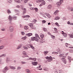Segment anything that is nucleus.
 Here are the masks:
<instances>
[{
	"mask_svg": "<svg viewBox=\"0 0 73 73\" xmlns=\"http://www.w3.org/2000/svg\"><path fill=\"white\" fill-rule=\"evenodd\" d=\"M68 35L70 37H71V38L73 37V35H70V34H68Z\"/></svg>",
	"mask_w": 73,
	"mask_h": 73,
	"instance_id": "30",
	"label": "nucleus"
},
{
	"mask_svg": "<svg viewBox=\"0 0 73 73\" xmlns=\"http://www.w3.org/2000/svg\"><path fill=\"white\" fill-rule=\"evenodd\" d=\"M70 44H68V43H66L65 44V45L66 47H68V45H69Z\"/></svg>",
	"mask_w": 73,
	"mask_h": 73,
	"instance_id": "37",
	"label": "nucleus"
},
{
	"mask_svg": "<svg viewBox=\"0 0 73 73\" xmlns=\"http://www.w3.org/2000/svg\"><path fill=\"white\" fill-rule=\"evenodd\" d=\"M44 5L41 3V4L39 6L40 7H42V5Z\"/></svg>",
	"mask_w": 73,
	"mask_h": 73,
	"instance_id": "52",
	"label": "nucleus"
},
{
	"mask_svg": "<svg viewBox=\"0 0 73 73\" xmlns=\"http://www.w3.org/2000/svg\"><path fill=\"white\" fill-rule=\"evenodd\" d=\"M44 5L41 3V4L39 6L40 7H42V5Z\"/></svg>",
	"mask_w": 73,
	"mask_h": 73,
	"instance_id": "51",
	"label": "nucleus"
},
{
	"mask_svg": "<svg viewBox=\"0 0 73 73\" xmlns=\"http://www.w3.org/2000/svg\"><path fill=\"white\" fill-rule=\"evenodd\" d=\"M64 54H61L59 56V57H64Z\"/></svg>",
	"mask_w": 73,
	"mask_h": 73,
	"instance_id": "17",
	"label": "nucleus"
},
{
	"mask_svg": "<svg viewBox=\"0 0 73 73\" xmlns=\"http://www.w3.org/2000/svg\"><path fill=\"white\" fill-rule=\"evenodd\" d=\"M68 58L69 60V61H70L72 60V58L68 56Z\"/></svg>",
	"mask_w": 73,
	"mask_h": 73,
	"instance_id": "32",
	"label": "nucleus"
},
{
	"mask_svg": "<svg viewBox=\"0 0 73 73\" xmlns=\"http://www.w3.org/2000/svg\"><path fill=\"white\" fill-rule=\"evenodd\" d=\"M43 31L44 32H46L47 31V29L45 28H44L43 29Z\"/></svg>",
	"mask_w": 73,
	"mask_h": 73,
	"instance_id": "41",
	"label": "nucleus"
},
{
	"mask_svg": "<svg viewBox=\"0 0 73 73\" xmlns=\"http://www.w3.org/2000/svg\"><path fill=\"white\" fill-rule=\"evenodd\" d=\"M29 26L32 29H35L36 28L35 26H33V24L32 23H30L29 24Z\"/></svg>",
	"mask_w": 73,
	"mask_h": 73,
	"instance_id": "2",
	"label": "nucleus"
},
{
	"mask_svg": "<svg viewBox=\"0 0 73 73\" xmlns=\"http://www.w3.org/2000/svg\"><path fill=\"white\" fill-rule=\"evenodd\" d=\"M47 16L48 17V18H50V17H51V16L50 15V14H48L47 15Z\"/></svg>",
	"mask_w": 73,
	"mask_h": 73,
	"instance_id": "34",
	"label": "nucleus"
},
{
	"mask_svg": "<svg viewBox=\"0 0 73 73\" xmlns=\"http://www.w3.org/2000/svg\"><path fill=\"white\" fill-rule=\"evenodd\" d=\"M4 48V46H0V49H3Z\"/></svg>",
	"mask_w": 73,
	"mask_h": 73,
	"instance_id": "25",
	"label": "nucleus"
},
{
	"mask_svg": "<svg viewBox=\"0 0 73 73\" xmlns=\"http://www.w3.org/2000/svg\"><path fill=\"white\" fill-rule=\"evenodd\" d=\"M60 19V17H56L54 19V20H59Z\"/></svg>",
	"mask_w": 73,
	"mask_h": 73,
	"instance_id": "16",
	"label": "nucleus"
},
{
	"mask_svg": "<svg viewBox=\"0 0 73 73\" xmlns=\"http://www.w3.org/2000/svg\"><path fill=\"white\" fill-rule=\"evenodd\" d=\"M8 13H11V11L9 10H7Z\"/></svg>",
	"mask_w": 73,
	"mask_h": 73,
	"instance_id": "48",
	"label": "nucleus"
},
{
	"mask_svg": "<svg viewBox=\"0 0 73 73\" xmlns=\"http://www.w3.org/2000/svg\"><path fill=\"white\" fill-rule=\"evenodd\" d=\"M27 73H31L30 70H27Z\"/></svg>",
	"mask_w": 73,
	"mask_h": 73,
	"instance_id": "43",
	"label": "nucleus"
},
{
	"mask_svg": "<svg viewBox=\"0 0 73 73\" xmlns=\"http://www.w3.org/2000/svg\"><path fill=\"white\" fill-rule=\"evenodd\" d=\"M14 18H16V17H11V16H9V19L10 20V21H11V20H12L14 19Z\"/></svg>",
	"mask_w": 73,
	"mask_h": 73,
	"instance_id": "6",
	"label": "nucleus"
},
{
	"mask_svg": "<svg viewBox=\"0 0 73 73\" xmlns=\"http://www.w3.org/2000/svg\"><path fill=\"white\" fill-rule=\"evenodd\" d=\"M56 4L57 5L58 7H59V6H60L61 5V3H60V2H58L56 3Z\"/></svg>",
	"mask_w": 73,
	"mask_h": 73,
	"instance_id": "14",
	"label": "nucleus"
},
{
	"mask_svg": "<svg viewBox=\"0 0 73 73\" xmlns=\"http://www.w3.org/2000/svg\"><path fill=\"white\" fill-rule=\"evenodd\" d=\"M22 46V45L20 44L19 45L17 48V49H20V48H21V47Z\"/></svg>",
	"mask_w": 73,
	"mask_h": 73,
	"instance_id": "18",
	"label": "nucleus"
},
{
	"mask_svg": "<svg viewBox=\"0 0 73 73\" xmlns=\"http://www.w3.org/2000/svg\"><path fill=\"white\" fill-rule=\"evenodd\" d=\"M67 24H68V25H70V22L69 21H68V22H67Z\"/></svg>",
	"mask_w": 73,
	"mask_h": 73,
	"instance_id": "61",
	"label": "nucleus"
},
{
	"mask_svg": "<svg viewBox=\"0 0 73 73\" xmlns=\"http://www.w3.org/2000/svg\"><path fill=\"white\" fill-rule=\"evenodd\" d=\"M21 67H18L17 68V69L18 70H20V69H21Z\"/></svg>",
	"mask_w": 73,
	"mask_h": 73,
	"instance_id": "49",
	"label": "nucleus"
},
{
	"mask_svg": "<svg viewBox=\"0 0 73 73\" xmlns=\"http://www.w3.org/2000/svg\"><path fill=\"white\" fill-rule=\"evenodd\" d=\"M10 31L11 32H13V27H10Z\"/></svg>",
	"mask_w": 73,
	"mask_h": 73,
	"instance_id": "10",
	"label": "nucleus"
},
{
	"mask_svg": "<svg viewBox=\"0 0 73 73\" xmlns=\"http://www.w3.org/2000/svg\"><path fill=\"white\" fill-rule=\"evenodd\" d=\"M21 7H22V10H23V9H23V8L24 7V6L23 5H22V6H21Z\"/></svg>",
	"mask_w": 73,
	"mask_h": 73,
	"instance_id": "59",
	"label": "nucleus"
},
{
	"mask_svg": "<svg viewBox=\"0 0 73 73\" xmlns=\"http://www.w3.org/2000/svg\"><path fill=\"white\" fill-rule=\"evenodd\" d=\"M23 48H24V49H26L27 50V49H28V48L24 46H23Z\"/></svg>",
	"mask_w": 73,
	"mask_h": 73,
	"instance_id": "35",
	"label": "nucleus"
},
{
	"mask_svg": "<svg viewBox=\"0 0 73 73\" xmlns=\"http://www.w3.org/2000/svg\"><path fill=\"white\" fill-rule=\"evenodd\" d=\"M73 25V23H70V25Z\"/></svg>",
	"mask_w": 73,
	"mask_h": 73,
	"instance_id": "62",
	"label": "nucleus"
},
{
	"mask_svg": "<svg viewBox=\"0 0 73 73\" xmlns=\"http://www.w3.org/2000/svg\"><path fill=\"white\" fill-rule=\"evenodd\" d=\"M16 7L17 8H20V6H16Z\"/></svg>",
	"mask_w": 73,
	"mask_h": 73,
	"instance_id": "63",
	"label": "nucleus"
},
{
	"mask_svg": "<svg viewBox=\"0 0 73 73\" xmlns=\"http://www.w3.org/2000/svg\"><path fill=\"white\" fill-rule=\"evenodd\" d=\"M22 17L23 18H27V17H30V16L29 15H24V16H22Z\"/></svg>",
	"mask_w": 73,
	"mask_h": 73,
	"instance_id": "8",
	"label": "nucleus"
},
{
	"mask_svg": "<svg viewBox=\"0 0 73 73\" xmlns=\"http://www.w3.org/2000/svg\"><path fill=\"white\" fill-rule=\"evenodd\" d=\"M40 37L41 38H43L44 37V35L43 34L40 35Z\"/></svg>",
	"mask_w": 73,
	"mask_h": 73,
	"instance_id": "29",
	"label": "nucleus"
},
{
	"mask_svg": "<svg viewBox=\"0 0 73 73\" xmlns=\"http://www.w3.org/2000/svg\"><path fill=\"white\" fill-rule=\"evenodd\" d=\"M32 33H29L26 34V36H28V37H30V36H32Z\"/></svg>",
	"mask_w": 73,
	"mask_h": 73,
	"instance_id": "11",
	"label": "nucleus"
},
{
	"mask_svg": "<svg viewBox=\"0 0 73 73\" xmlns=\"http://www.w3.org/2000/svg\"><path fill=\"white\" fill-rule=\"evenodd\" d=\"M35 36L36 37H38V38H40V37H39V36H38V34H35Z\"/></svg>",
	"mask_w": 73,
	"mask_h": 73,
	"instance_id": "24",
	"label": "nucleus"
},
{
	"mask_svg": "<svg viewBox=\"0 0 73 73\" xmlns=\"http://www.w3.org/2000/svg\"><path fill=\"white\" fill-rule=\"evenodd\" d=\"M27 38V36H25V37H23L21 39H22V40H26Z\"/></svg>",
	"mask_w": 73,
	"mask_h": 73,
	"instance_id": "15",
	"label": "nucleus"
},
{
	"mask_svg": "<svg viewBox=\"0 0 73 73\" xmlns=\"http://www.w3.org/2000/svg\"><path fill=\"white\" fill-rule=\"evenodd\" d=\"M46 21L43 20L42 21V22L43 24H45V23H46Z\"/></svg>",
	"mask_w": 73,
	"mask_h": 73,
	"instance_id": "39",
	"label": "nucleus"
},
{
	"mask_svg": "<svg viewBox=\"0 0 73 73\" xmlns=\"http://www.w3.org/2000/svg\"><path fill=\"white\" fill-rule=\"evenodd\" d=\"M32 64L33 65L36 66L38 64V62H32Z\"/></svg>",
	"mask_w": 73,
	"mask_h": 73,
	"instance_id": "3",
	"label": "nucleus"
},
{
	"mask_svg": "<svg viewBox=\"0 0 73 73\" xmlns=\"http://www.w3.org/2000/svg\"><path fill=\"white\" fill-rule=\"evenodd\" d=\"M63 2L64 1L63 0H60L59 3H60V4H61L63 3Z\"/></svg>",
	"mask_w": 73,
	"mask_h": 73,
	"instance_id": "28",
	"label": "nucleus"
},
{
	"mask_svg": "<svg viewBox=\"0 0 73 73\" xmlns=\"http://www.w3.org/2000/svg\"><path fill=\"white\" fill-rule=\"evenodd\" d=\"M22 64H26V62H22Z\"/></svg>",
	"mask_w": 73,
	"mask_h": 73,
	"instance_id": "55",
	"label": "nucleus"
},
{
	"mask_svg": "<svg viewBox=\"0 0 73 73\" xmlns=\"http://www.w3.org/2000/svg\"><path fill=\"white\" fill-rule=\"evenodd\" d=\"M31 40L32 41H34V40H35L36 41H38V39H37V38L36 37H32Z\"/></svg>",
	"mask_w": 73,
	"mask_h": 73,
	"instance_id": "4",
	"label": "nucleus"
},
{
	"mask_svg": "<svg viewBox=\"0 0 73 73\" xmlns=\"http://www.w3.org/2000/svg\"><path fill=\"white\" fill-rule=\"evenodd\" d=\"M23 54H26V52H25V51H24L23 52Z\"/></svg>",
	"mask_w": 73,
	"mask_h": 73,
	"instance_id": "56",
	"label": "nucleus"
},
{
	"mask_svg": "<svg viewBox=\"0 0 73 73\" xmlns=\"http://www.w3.org/2000/svg\"><path fill=\"white\" fill-rule=\"evenodd\" d=\"M10 68L11 69H16V68L15 67H13V66H10Z\"/></svg>",
	"mask_w": 73,
	"mask_h": 73,
	"instance_id": "20",
	"label": "nucleus"
},
{
	"mask_svg": "<svg viewBox=\"0 0 73 73\" xmlns=\"http://www.w3.org/2000/svg\"><path fill=\"white\" fill-rule=\"evenodd\" d=\"M28 1H29V0H25L24 1V2L25 3H27Z\"/></svg>",
	"mask_w": 73,
	"mask_h": 73,
	"instance_id": "47",
	"label": "nucleus"
},
{
	"mask_svg": "<svg viewBox=\"0 0 73 73\" xmlns=\"http://www.w3.org/2000/svg\"><path fill=\"white\" fill-rule=\"evenodd\" d=\"M45 58L47 60H47L48 62H51L52 60V58L51 56H50V57L47 56Z\"/></svg>",
	"mask_w": 73,
	"mask_h": 73,
	"instance_id": "1",
	"label": "nucleus"
},
{
	"mask_svg": "<svg viewBox=\"0 0 73 73\" xmlns=\"http://www.w3.org/2000/svg\"><path fill=\"white\" fill-rule=\"evenodd\" d=\"M61 60L63 61L64 64H66V59L64 58H61Z\"/></svg>",
	"mask_w": 73,
	"mask_h": 73,
	"instance_id": "5",
	"label": "nucleus"
},
{
	"mask_svg": "<svg viewBox=\"0 0 73 73\" xmlns=\"http://www.w3.org/2000/svg\"><path fill=\"white\" fill-rule=\"evenodd\" d=\"M21 33L22 35H25V33L24 32H21Z\"/></svg>",
	"mask_w": 73,
	"mask_h": 73,
	"instance_id": "46",
	"label": "nucleus"
},
{
	"mask_svg": "<svg viewBox=\"0 0 73 73\" xmlns=\"http://www.w3.org/2000/svg\"><path fill=\"white\" fill-rule=\"evenodd\" d=\"M5 71H3V72L4 73H5L6 72V70H8V68L7 67H6L5 68Z\"/></svg>",
	"mask_w": 73,
	"mask_h": 73,
	"instance_id": "12",
	"label": "nucleus"
},
{
	"mask_svg": "<svg viewBox=\"0 0 73 73\" xmlns=\"http://www.w3.org/2000/svg\"><path fill=\"white\" fill-rule=\"evenodd\" d=\"M52 7V5H48L47 7V8L48 9H50Z\"/></svg>",
	"mask_w": 73,
	"mask_h": 73,
	"instance_id": "9",
	"label": "nucleus"
},
{
	"mask_svg": "<svg viewBox=\"0 0 73 73\" xmlns=\"http://www.w3.org/2000/svg\"><path fill=\"white\" fill-rule=\"evenodd\" d=\"M54 29L55 31H57V29L56 28H54Z\"/></svg>",
	"mask_w": 73,
	"mask_h": 73,
	"instance_id": "57",
	"label": "nucleus"
},
{
	"mask_svg": "<svg viewBox=\"0 0 73 73\" xmlns=\"http://www.w3.org/2000/svg\"><path fill=\"white\" fill-rule=\"evenodd\" d=\"M33 58H31H31H29V60H33Z\"/></svg>",
	"mask_w": 73,
	"mask_h": 73,
	"instance_id": "54",
	"label": "nucleus"
},
{
	"mask_svg": "<svg viewBox=\"0 0 73 73\" xmlns=\"http://www.w3.org/2000/svg\"><path fill=\"white\" fill-rule=\"evenodd\" d=\"M24 28L26 30H27L28 29V27L27 26H25L24 27Z\"/></svg>",
	"mask_w": 73,
	"mask_h": 73,
	"instance_id": "31",
	"label": "nucleus"
},
{
	"mask_svg": "<svg viewBox=\"0 0 73 73\" xmlns=\"http://www.w3.org/2000/svg\"><path fill=\"white\" fill-rule=\"evenodd\" d=\"M70 10L72 12H73V8H70Z\"/></svg>",
	"mask_w": 73,
	"mask_h": 73,
	"instance_id": "50",
	"label": "nucleus"
},
{
	"mask_svg": "<svg viewBox=\"0 0 73 73\" xmlns=\"http://www.w3.org/2000/svg\"><path fill=\"white\" fill-rule=\"evenodd\" d=\"M51 37L53 38V39H54V38H55V36L53 35L51 36Z\"/></svg>",
	"mask_w": 73,
	"mask_h": 73,
	"instance_id": "45",
	"label": "nucleus"
},
{
	"mask_svg": "<svg viewBox=\"0 0 73 73\" xmlns=\"http://www.w3.org/2000/svg\"><path fill=\"white\" fill-rule=\"evenodd\" d=\"M28 46L29 47V48H31L32 49H34L35 47L31 45V44H29L28 45Z\"/></svg>",
	"mask_w": 73,
	"mask_h": 73,
	"instance_id": "7",
	"label": "nucleus"
},
{
	"mask_svg": "<svg viewBox=\"0 0 73 73\" xmlns=\"http://www.w3.org/2000/svg\"><path fill=\"white\" fill-rule=\"evenodd\" d=\"M55 25H56V26H57V27H60V25H59V24H58V23L57 22L55 23Z\"/></svg>",
	"mask_w": 73,
	"mask_h": 73,
	"instance_id": "33",
	"label": "nucleus"
},
{
	"mask_svg": "<svg viewBox=\"0 0 73 73\" xmlns=\"http://www.w3.org/2000/svg\"><path fill=\"white\" fill-rule=\"evenodd\" d=\"M35 10V11L36 12H38V9L37 8H35L34 9Z\"/></svg>",
	"mask_w": 73,
	"mask_h": 73,
	"instance_id": "27",
	"label": "nucleus"
},
{
	"mask_svg": "<svg viewBox=\"0 0 73 73\" xmlns=\"http://www.w3.org/2000/svg\"><path fill=\"white\" fill-rule=\"evenodd\" d=\"M41 0H38L36 1V3H40V2H41Z\"/></svg>",
	"mask_w": 73,
	"mask_h": 73,
	"instance_id": "38",
	"label": "nucleus"
},
{
	"mask_svg": "<svg viewBox=\"0 0 73 73\" xmlns=\"http://www.w3.org/2000/svg\"><path fill=\"white\" fill-rule=\"evenodd\" d=\"M59 12V11L58 10H56L54 12V14L55 15H56V14H57V13Z\"/></svg>",
	"mask_w": 73,
	"mask_h": 73,
	"instance_id": "23",
	"label": "nucleus"
},
{
	"mask_svg": "<svg viewBox=\"0 0 73 73\" xmlns=\"http://www.w3.org/2000/svg\"><path fill=\"white\" fill-rule=\"evenodd\" d=\"M30 9H31V10H33L34 9H33V7L30 8Z\"/></svg>",
	"mask_w": 73,
	"mask_h": 73,
	"instance_id": "58",
	"label": "nucleus"
},
{
	"mask_svg": "<svg viewBox=\"0 0 73 73\" xmlns=\"http://www.w3.org/2000/svg\"><path fill=\"white\" fill-rule=\"evenodd\" d=\"M33 61H36L37 59L36 58H33Z\"/></svg>",
	"mask_w": 73,
	"mask_h": 73,
	"instance_id": "40",
	"label": "nucleus"
},
{
	"mask_svg": "<svg viewBox=\"0 0 73 73\" xmlns=\"http://www.w3.org/2000/svg\"><path fill=\"white\" fill-rule=\"evenodd\" d=\"M41 2H42L41 3L43 5H45V1H44V0H41Z\"/></svg>",
	"mask_w": 73,
	"mask_h": 73,
	"instance_id": "13",
	"label": "nucleus"
},
{
	"mask_svg": "<svg viewBox=\"0 0 73 73\" xmlns=\"http://www.w3.org/2000/svg\"><path fill=\"white\" fill-rule=\"evenodd\" d=\"M59 73H62V72H61V71L59 70Z\"/></svg>",
	"mask_w": 73,
	"mask_h": 73,
	"instance_id": "64",
	"label": "nucleus"
},
{
	"mask_svg": "<svg viewBox=\"0 0 73 73\" xmlns=\"http://www.w3.org/2000/svg\"><path fill=\"white\" fill-rule=\"evenodd\" d=\"M63 20H66V18L65 17H63Z\"/></svg>",
	"mask_w": 73,
	"mask_h": 73,
	"instance_id": "60",
	"label": "nucleus"
},
{
	"mask_svg": "<svg viewBox=\"0 0 73 73\" xmlns=\"http://www.w3.org/2000/svg\"><path fill=\"white\" fill-rule=\"evenodd\" d=\"M48 53H49L48 51H44L43 52V53L45 54V55H46L48 54Z\"/></svg>",
	"mask_w": 73,
	"mask_h": 73,
	"instance_id": "19",
	"label": "nucleus"
},
{
	"mask_svg": "<svg viewBox=\"0 0 73 73\" xmlns=\"http://www.w3.org/2000/svg\"><path fill=\"white\" fill-rule=\"evenodd\" d=\"M5 56V54H3L2 55L0 56V57H3V56Z\"/></svg>",
	"mask_w": 73,
	"mask_h": 73,
	"instance_id": "44",
	"label": "nucleus"
},
{
	"mask_svg": "<svg viewBox=\"0 0 73 73\" xmlns=\"http://www.w3.org/2000/svg\"><path fill=\"white\" fill-rule=\"evenodd\" d=\"M63 36L65 37H67V35L65 33L63 34Z\"/></svg>",
	"mask_w": 73,
	"mask_h": 73,
	"instance_id": "36",
	"label": "nucleus"
},
{
	"mask_svg": "<svg viewBox=\"0 0 73 73\" xmlns=\"http://www.w3.org/2000/svg\"><path fill=\"white\" fill-rule=\"evenodd\" d=\"M57 51L58 52H59V53L60 54H61V51H60V50H59V51H58L57 50Z\"/></svg>",
	"mask_w": 73,
	"mask_h": 73,
	"instance_id": "53",
	"label": "nucleus"
},
{
	"mask_svg": "<svg viewBox=\"0 0 73 73\" xmlns=\"http://www.w3.org/2000/svg\"><path fill=\"white\" fill-rule=\"evenodd\" d=\"M52 54H58V52H52Z\"/></svg>",
	"mask_w": 73,
	"mask_h": 73,
	"instance_id": "21",
	"label": "nucleus"
},
{
	"mask_svg": "<svg viewBox=\"0 0 73 73\" xmlns=\"http://www.w3.org/2000/svg\"><path fill=\"white\" fill-rule=\"evenodd\" d=\"M10 61V59H7L6 60V62H9Z\"/></svg>",
	"mask_w": 73,
	"mask_h": 73,
	"instance_id": "42",
	"label": "nucleus"
},
{
	"mask_svg": "<svg viewBox=\"0 0 73 73\" xmlns=\"http://www.w3.org/2000/svg\"><path fill=\"white\" fill-rule=\"evenodd\" d=\"M15 2H17V3H20L21 2L20 1V0H15Z\"/></svg>",
	"mask_w": 73,
	"mask_h": 73,
	"instance_id": "26",
	"label": "nucleus"
},
{
	"mask_svg": "<svg viewBox=\"0 0 73 73\" xmlns=\"http://www.w3.org/2000/svg\"><path fill=\"white\" fill-rule=\"evenodd\" d=\"M37 21V20L36 19H34L33 21V23H34V24H36V22Z\"/></svg>",
	"mask_w": 73,
	"mask_h": 73,
	"instance_id": "22",
	"label": "nucleus"
}]
</instances>
